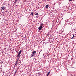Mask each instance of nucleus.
I'll return each instance as SVG.
<instances>
[{
    "mask_svg": "<svg viewBox=\"0 0 76 76\" xmlns=\"http://www.w3.org/2000/svg\"><path fill=\"white\" fill-rule=\"evenodd\" d=\"M43 25V23H41V24L40 26L38 28V29L39 30H41V29L42 28Z\"/></svg>",
    "mask_w": 76,
    "mask_h": 76,
    "instance_id": "nucleus-1",
    "label": "nucleus"
},
{
    "mask_svg": "<svg viewBox=\"0 0 76 76\" xmlns=\"http://www.w3.org/2000/svg\"><path fill=\"white\" fill-rule=\"evenodd\" d=\"M21 52H22V50H20V51L19 52V53H18V55L17 56L18 57H19V56H20Z\"/></svg>",
    "mask_w": 76,
    "mask_h": 76,
    "instance_id": "nucleus-2",
    "label": "nucleus"
},
{
    "mask_svg": "<svg viewBox=\"0 0 76 76\" xmlns=\"http://www.w3.org/2000/svg\"><path fill=\"white\" fill-rule=\"evenodd\" d=\"M1 9H2V10H5V7H1Z\"/></svg>",
    "mask_w": 76,
    "mask_h": 76,
    "instance_id": "nucleus-3",
    "label": "nucleus"
},
{
    "mask_svg": "<svg viewBox=\"0 0 76 76\" xmlns=\"http://www.w3.org/2000/svg\"><path fill=\"white\" fill-rule=\"evenodd\" d=\"M36 51H34L33 52V54H34L36 53Z\"/></svg>",
    "mask_w": 76,
    "mask_h": 76,
    "instance_id": "nucleus-4",
    "label": "nucleus"
},
{
    "mask_svg": "<svg viewBox=\"0 0 76 76\" xmlns=\"http://www.w3.org/2000/svg\"><path fill=\"white\" fill-rule=\"evenodd\" d=\"M50 73V71L48 73V74H47V76H48L49 75V74Z\"/></svg>",
    "mask_w": 76,
    "mask_h": 76,
    "instance_id": "nucleus-5",
    "label": "nucleus"
},
{
    "mask_svg": "<svg viewBox=\"0 0 76 76\" xmlns=\"http://www.w3.org/2000/svg\"><path fill=\"white\" fill-rule=\"evenodd\" d=\"M34 12H31V15L32 16H34Z\"/></svg>",
    "mask_w": 76,
    "mask_h": 76,
    "instance_id": "nucleus-6",
    "label": "nucleus"
},
{
    "mask_svg": "<svg viewBox=\"0 0 76 76\" xmlns=\"http://www.w3.org/2000/svg\"><path fill=\"white\" fill-rule=\"evenodd\" d=\"M48 6H49V5H48L46 6H45L46 8H48Z\"/></svg>",
    "mask_w": 76,
    "mask_h": 76,
    "instance_id": "nucleus-7",
    "label": "nucleus"
},
{
    "mask_svg": "<svg viewBox=\"0 0 76 76\" xmlns=\"http://www.w3.org/2000/svg\"><path fill=\"white\" fill-rule=\"evenodd\" d=\"M18 62L17 61H16L15 65H17L18 64Z\"/></svg>",
    "mask_w": 76,
    "mask_h": 76,
    "instance_id": "nucleus-8",
    "label": "nucleus"
},
{
    "mask_svg": "<svg viewBox=\"0 0 76 76\" xmlns=\"http://www.w3.org/2000/svg\"><path fill=\"white\" fill-rule=\"evenodd\" d=\"M35 15H36L37 16H38L39 15V14L37 13H36V14Z\"/></svg>",
    "mask_w": 76,
    "mask_h": 76,
    "instance_id": "nucleus-9",
    "label": "nucleus"
},
{
    "mask_svg": "<svg viewBox=\"0 0 76 76\" xmlns=\"http://www.w3.org/2000/svg\"><path fill=\"white\" fill-rule=\"evenodd\" d=\"M33 54V53H32V54L31 55V57H33V56H34Z\"/></svg>",
    "mask_w": 76,
    "mask_h": 76,
    "instance_id": "nucleus-10",
    "label": "nucleus"
},
{
    "mask_svg": "<svg viewBox=\"0 0 76 76\" xmlns=\"http://www.w3.org/2000/svg\"><path fill=\"white\" fill-rule=\"evenodd\" d=\"M17 1H15L14 2V3H16Z\"/></svg>",
    "mask_w": 76,
    "mask_h": 76,
    "instance_id": "nucleus-11",
    "label": "nucleus"
},
{
    "mask_svg": "<svg viewBox=\"0 0 76 76\" xmlns=\"http://www.w3.org/2000/svg\"><path fill=\"white\" fill-rule=\"evenodd\" d=\"M69 1H73V0H69Z\"/></svg>",
    "mask_w": 76,
    "mask_h": 76,
    "instance_id": "nucleus-12",
    "label": "nucleus"
},
{
    "mask_svg": "<svg viewBox=\"0 0 76 76\" xmlns=\"http://www.w3.org/2000/svg\"><path fill=\"white\" fill-rule=\"evenodd\" d=\"M18 59H17V60L16 62H18Z\"/></svg>",
    "mask_w": 76,
    "mask_h": 76,
    "instance_id": "nucleus-13",
    "label": "nucleus"
},
{
    "mask_svg": "<svg viewBox=\"0 0 76 76\" xmlns=\"http://www.w3.org/2000/svg\"><path fill=\"white\" fill-rule=\"evenodd\" d=\"M75 37V35H73V37Z\"/></svg>",
    "mask_w": 76,
    "mask_h": 76,
    "instance_id": "nucleus-14",
    "label": "nucleus"
},
{
    "mask_svg": "<svg viewBox=\"0 0 76 76\" xmlns=\"http://www.w3.org/2000/svg\"><path fill=\"white\" fill-rule=\"evenodd\" d=\"M18 0H15V1H18Z\"/></svg>",
    "mask_w": 76,
    "mask_h": 76,
    "instance_id": "nucleus-15",
    "label": "nucleus"
},
{
    "mask_svg": "<svg viewBox=\"0 0 76 76\" xmlns=\"http://www.w3.org/2000/svg\"><path fill=\"white\" fill-rule=\"evenodd\" d=\"M73 38H74L73 37H72L71 39H73Z\"/></svg>",
    "mask_w": 76,
    "mask_h": 76,
    "instance_id": "nucleus-16",
    "label": "nucleus"
}]
</instances>
